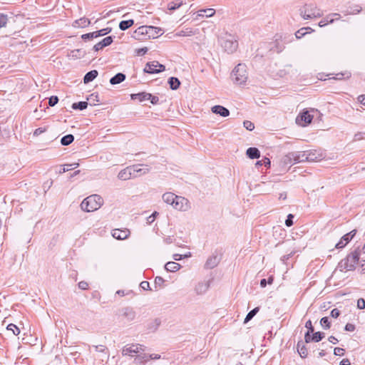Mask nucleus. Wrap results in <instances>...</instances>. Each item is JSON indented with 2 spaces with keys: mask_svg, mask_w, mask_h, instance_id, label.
<instances>
[{
  "mask_svg": "<svg viewBox=\"0 0 365 365\" xmlns=\"http://www.w3.org/2000/svg\"><path fill=\"white\" fill-rule=\"evenodd\" d=\"M134 24V21L133 19L121 21L119 24V29L121 31H125L130 27H131Z\"/></svg>",
  "mask_w": 365,
  "mask_h": 365,
  "instance_id": "bb28decb",
  "label": "nucleus"
},
{
  "mask_svg": "<svg viewBox=\"0 0 365 365\" xmlns=\"http://www.w3.org/2000/svg\"><path fill=\"white\" fill-rule=\"evenodd\" d=\"M175 199H176V195L172 192H166L163 195V200L167 204L171 205L173 204Z\"/></svg>",
  "mask_w": 365,
  "mask_h": 365,
  "instance_id": "393cba45",
  "label": "nucleus"
},
{
  "mask_svg": "<svg viewBox=\"0 0 365 365\" xmlns=\"http://www.w3.org/2000/svg\"><path fill=\"white\" fill-rule=\"evenodd\" d=\"M182 1L175 0L168 4V9L170 11H175L182 5Z\"/></svg>",
  "mask_w": 365,
  "mask_h": 365,
  "instance_id": "c9c22d12",
  "label": "nucleus"
},
{
  "mask_svg": "<svg viewBox=\"0 0 365 365\" xmlns=\"http://www.w3.org/2000/svg\"><path fill=\"white\" fill-rule=\"evenodd\" d=\"M154 282H155V287H162L165 282V280L161 277H156Z\"/></svg>",
  "mask_w": 365,
  "mask_h": 365,
  "instance_id": "6e6d98bb",
  "label": "nucleus"
},
{
  "mask_svg": "<svg viewBox=\"0 0 365 365\" xmlns=\"http://www.w3.org/2000/svg\"><path fill=\"white\" fill-rule=\"evenodd\" d=\"M165 67L164 65L160 64L158 61H153L146 63L145 67L143 69L145 73L154 74L159 73L165 71Z\"/></svg>",
  "mask_w": 365,
  "mask_h": 365,
  "instance_id": "0eeeda50",
  "label": "nucleus"
},
{
  "mask_svg": "<svg viewBox=\"0 0 365 365\" xmlns=\"http://www.w3.org/2000/svg\"><path fill=\"white\" fill-rule=\"evenodd\" d=\"M86 52L82 48L74 49L71 51V56L75 58H81L86 56Z\"/></svg>",
  "mask_w": 365,
  "mask_h": 365,
  "instance_id": "c85d7f7f",
  "label": "nucleus"
},
{
  "mask_svg": "<svg viewBox=\"0 0 365 365\" xmlns=\"http://www.w3.org/2000/svg\"><path fill=\"white\" fill-rule=\"evenodd\" d=\"M143 346V345L139 344L131 345L128 344L123 348L122 354L126 356L131 355L132 354H137L140 350L144 351Z\"/></svg>",
  "mask_w": 365,
  "mask_h": 365,
  "instance_id": "9b49d317",
  "label": "nucleus"
},
{
  "mask_svg": "<svg viewBox=\"0 0 365 365\" xmlns=\"http://www.w3.org/2000/svg\"><path fill=\"white\" fill-rule=\"evenodd\" d=\"M95 38H98L96 31L85 34L81 36V38L85 41L92 40Z\"/></svg>",
  "mask_w": 365,
  "mask_h": 365,
  "instance_id": "79ce46f5",
  "label": "nucleus"
},
{
  "mask_svg": "<svg viewBox=\"0 0 365 365\" xmlns=\"http://www.w3.org/2000/svg\"><path fill=\"white\" fill-rule=\"evenodd\" d=\"M270 160L268 158L264 157L262 160L257 161L255 166L257 168H259L262 165H264L265 166H270Z\"/></svg>",
  "mask_w": 365,
  "mask_h": 365,
  "instance_id": "37998d69",
  "label": "nucleus"
},
{
  "mask_svg": "<svg viewBox=\"0 0 365 365\" xmlns=\"http://www.w3.org/2000/svg\"><path fill=\"white\" fill-rule=\"evenodd\" d=\"M91 24L88 19L86 17L81 18L73 21V26L75 28H85Z\"/></svg>",
  "mask_w": 365,
  "mask_h": 365,
  "instance_id": "dca6fc26",
  "label": "nucleus"
},
{
  "mask_svg": "<svg viewBox=\"0 0 365 365\" xmlns=\"http://www.w3.org/2000/svg\"><path fill=\"white\" fill-rule=\"evenodd\" d=\"M243 125H244V127H245L247 130H250V131H252V130H254V128H255V125H254V123H252V122H251V121H250V120H245V121L243 122Z\"/></svg>",
  "mask_w": 365,
  "mask_h": 365,
  "instance_id": "5fc2aeb1",
  "label": "nucleus"
},
{
  "mask_svg": "<svg viewBox=\"0 0 365 365\" xmlns=\"http://www.w3.org/2000/svg\"><path fill=\"white\" fill-rule=\"evenodd\" d=\"M306 29L307 28H302L299 30H298L295 33V36L297 38H301L302 36H304L306 34Z\"/></svg>",
  "mask_w": 365,
  "mask_h": 365,
  "instance_id": "bf43d9fd",
  "label": "nucleus"
},
{
  "mask_svg": "<svg viewBox=\"0 0 365 365\" xmlns=\"http://www.w3.org/2000/svg\"><path fill=\"white\" fill-rule=\"evenodd\" d=\"M211 110L213 113L220 115L222 117H227L230 115V110L227 108L220 105L214 106L212 107Z\"/></svg>",
  "mask_w": 365,
  "mask_h": 365,
  "instance_id": "ddd939ff",
  "label": "nucleus"
},
{
  "mask_svg": "<svg viewBox=\"0 0 365 365\" xmlns=\"http://www.w3.org/2000/svg\"><path fill=\"white\" fill-rule=\"evenodd\" d=\"M355 325L351 323H347L345 325L344 329L347 331H354L355 330Z\"/></svg>",
  "mask_w": 365,
  "mask_h": 365,
  "instance_id": "774afa93",
  "label": "nucleus"
},
{
  "mask_svg": "<svg viewBox=\"0 0 365 365\" xmlns=\"http://www.w3.org/2000/svg\"><path fill=\"white\" fill-rule=\"evenodd\" d=\"M210 287V282H198L197 284L195 287V291L197 294H205Z\"/></svg>",
  "mask_w": 365,
  "mask_h": 365,
  "instance_id": "2eb2a0df",
  "label": "nucleus"
},
{
  "mask_svg": "<svg viewBox=\"0 0 365 365\" xmlns=\"http://www.w3.org/2000/svg\"><path fill=\"white\" fill-rule=\"evenodd\" d=\"M298 155L299 156V163L308 161L309 154L307 153H305V152H303V153L298 152Z\"/></svg>",
  "mask_w": 365,
  "mask_h": 365,
  "instance_id": "864d4df0",
  "label": "nucleus"
},
{
  "mask_svg": "<svg viewBox=\"0 0 365 365\" xmlns=\"http://www.w3.org/2000/svg\"><path fill=\"white\" fill-rule=\"evenodd\" d=\"M129 234L130 231L128 230L115 229L112 232V236L117 240H125L128 238Z\"/></svg>",
  "mask_w": 365,
  "mask_h": 365,
  "instance_id": "4468645a",
  "label": "nucleus"
},
{
  "mask_svg": "<svg viewBox=\"0 0 365 365\" xmlns=\"http://www.w3.org/2000/svg\"><path fill=\"white\" fill-rule=\"evenodd\" d=\"M148 97H150V93L146 92H140L130 95L132 100H138L140 102L148 100Z\"/></svg>",
  "mask_w": 365,
  "mask_h": 365,
  "instance_id": "f3484780",
  "label": "nucleus"
},
{
  "mask_svg": "<svg viewBox=\"0 0 365 365\" xmlns=\"http://www.w3.org/2000/svg\"><path fill=\"white\" fill-rule=\"evenodd\" d=\"M246 155L250 159H258L260 157V152L258 148L251 147L247 150Z\"/></svg>",
  "mask_w": 365,
  "mask_h": 365,
  "instance_id": "a211bd4d",
  "label": "nucleus"
},
{
  "mask_svg": "<svg viewBox=\"0 0 365 365\" xmlns=\"http://www.w3.org/2000/svg\"><path fill=\"white\" fill-rule=\"evenodd\" d=\"M138 168L136 169H133L135 175H138V176H140L142 175H144L145 173H148L150 171V168L148 165H145V168H140V166H142L143 165H136Z\"/></svg>",
  "mask_w": 365,
  "mask_h": 365,
  "instance_id": "cd10ccee",
  "label": "nucleus"
},
{
  "mask_svg": "<svg viewBox=\"0 0 365 365\" xmlns=\"http://www.w3.org/2000/svg\"><path fill=\"white\" fill-rule=\"evenodd\" d=\"M288 158H289L292 162L293 164L299 163V158L298 152H290L288 153Z\"/></svg>",
  "mask_w": 365,
  "mask_h": 365,
  "instance_id": "49530a36",
  "label": "nucleus"
},
{
  "mask_svg": "<svg viewBox=\"0 0 365 365\" xmlns=\"http://www.w3.org/2000/svg\"><path fill=\"white\" fill-rule=\"evenodd\" d=\"M274 281V277L273 276H270L268 279H262L260 280V286L262 287H265L267 286V284H272V282Z\"/></svg>",
  "mask_w": 365,
  "mask_h": 365,
  "instance_id": "09e8293b",
  "label": "nucleus"
},
{
  "mask_svg": "<svg viewBox=\"0 0 365 365\" xmlns=\"http://www.w3.org/2000/svg\"><path fill=\"white\" fill-rule=\"evenodd\" d=\"M325 336V334L322 331H317L315 333H312V338L313 339V341L314 342H319L322 341Z\"/></svg>",
  "mask_w": 365,
  "mask_h": 365,
  "instance_id": "4c0bfd02",
  "label": "nucleus"
},
{
  "mask_svg": "<svg viewBox=\"0 0 365 365\" xmlns=\"http://www.w3.org/2000/svg\"><path fill=\"white\" fill-rule=\"evenodd\" d=\"M163 34L162 29L153 26H141L138 27L133 34V37L138 40L145 38H155Z\"/></svg>",
  "mask_w": 365,
  "mask_h": 365,
  "instance_id": "f257e3e1",
  "label": "nucleus"
},
{
  "mask_svg": "<svg viewBox=\"0 0 365 365\" xmlns=\"http://www.w3.org/2000/svg\"><path fill=\"white\" fill-rule=\"evenodd\" d=\"M350 76H351V73L349 72L339 73L336 74V77H334V78L337 79V80H341L343 78H350Z\"/></svg>",
  "mask_w": 365,
  "mask_h": 365,
  "instance_id": "603ef678",
  "label": "nucleus"
},
{
  "mask_svg": "<svg viewBox=\"0 0 365 365\" xmlns=\"http://www.w3.org/2000/svg\"><path fill=\"white\" fill-rule=\"evenodd\" d=\"M8 331H11L14 335L17 336L20 333L19 328L14 324H9L6 327Z\"/></svg>",
  "mask_w": 365,
  "mask_h": 365,
  "instance_id": "ea45409f",
  "label": "nucleus"
},
{
  "mask_svg": "<svg viewBox=\"0 0 365 365\" xmlns=\"http://www.w3.org/2000/svg\"><path fill=\"white\" fill-rule=\"evenodd\" d=\"M58 102V98L56 96H52L48 99V105L49 106H56Z\"/></svg>",
  "mask_w": 365,
  "mask_h": 365,
  "instance_id": "4d7b16f0",
  "label": "nucleus"
},
{
  "mask_svg": "<svg viewBox=\"0 0 365 365\" xmlns=\"http://www.w3.org/2000/svg\"><path fill=\"white\" fill-rule=\"evenodd\" d=\"M168 83L170 86V89L172 90H177L179 88L181 83L180 80L176 77H170L168 78Z\"/></svg>",
  "mask_w": 365,
  "mask_h": 365,
  "instance_id": "b1692460",
  "label": "nucleus"
},
{
  "mask_svg": "<svg viewBox=\"0 0 365 365\" xmlns=\"http://www.w3.org/2000/svg\"><path fill=\"white\" fill-rule=\"evenodd\" d=\"M88 101H90L91 105H96V103H99L100 100L98 98V95L96 93H92L88 98Z\"/></svg>",
  "mask_w": 365,
  "mask_h": 365,
  "instance_id": "c03bdc74",
  "label": "nucleus"
},
{
  "mask_svg": "<svg viewBox=\"0 0 365 365\" xmlns=\"http://www.w3.org/2000/svg\"><path fill=\"white\" fill-rule=\"evenodd\" d=\"M305 327L308 329L307 332L313 333L314 331V327L311 320H308L305 324Z\"/></svg>",
  "mask_w": 365,
  "mask_h": 365,
  "instance_id": "680f3d73",
  "label": "nucleus"
},
{
  "mask_svg": "<svg viewBox=\"0 0 365 365\" xmlns=\"http://www.w3.org/2000/svg\"><path fill=\"white\" fill-rule=\"evenodd\" d=\"M294 216L292 214H289L285 220V225L287 227H291L293 225V219Z\"/></svg>",
  "mask_w": 365,
  "mask_h": 365,
  "instance_id": "13d9d810",
  "label": "nucleus"
},
{
  "mask_svg": "<svg viewBox=\"0 0 365 365\" xmlns=\"http://www.w3.org/2000/svg\"><path fill=\"white\" fill-rule=\"evenodd\" d=\"M320 324L324 329H328L331 327V324L329 317H324L320 320Z\"/></svg>",
  "mask_w": 365,
  "mask_h": 365,
  "instance_id": "a19ab883",
  "label": "nucleus"
},
{
  "mask_svg": "<svg viewBox=\"0 0 365 365\" xmlns=\"http://www.w3.org/2000/svg\"><path fill=\"white\" fill-rule=\"evenodd\" d=\"M297 351L302 358H306L307 356V349L304 344V342L302 341H299L297 343Z\"/></svg>",
  "mask_w": 365,
  "mask_h": 365,
  "instance_id": "412c9836",
  "label": "nucleus"
},
{
  "mask_svg": "<svg viewBox=\"0 0 365 365\" xmlns=\"http://www.w3.org/2000/svg\"><path fill=\"white\" fill-rule=\"evenodd\" d=\"M334 21V19H327V16L326 18L322 19L319 22V26L320 27H323V26L327 25L328 24H332Z\"/></svg>",
  "mask_w": 365,
  "mask_h": 365,
  "instance_id": "8fccbe9b",
  "label": "nucleus"
},
{
  "mask_svg": "<svg viewBox=\"0 0 365 365\" xmlns=\"http://www.w3.org/2000/svg\"><path fill=\"white\" fill-rule=\"evenodd\" d=\"M220 261V258L217 254H212L206 261L205 267L206 269H213L217 266Z\"/></svg>",
  "mask_w": 365,
  "mask_h": 365,
  "instance_id": "f8f14e48",
  "label": "nucleus"
},
{
  "mask_svg": "<svg viewBox=\"0 0 365 365\" xmlns=\"http://www.w3.org/2000/svg\"><path fill=\"white\" fill-rule=\"evenodd\" d=\"M282 163L284 165H292L293 164L292 160L288 158V153L284 156L282 158Z\"/></svg>",
  "mask_w": 365,
  "mask_h": 365,
  "instance_id": "0e129e2a",
  "label": "nucleus"
},
{
  "mask_svg": "<svg viewBox=\"0 0 365 365\" xmlns=\"http://www.w3.org/2000/svg\"><path fill=\"white\" fill-rule=\"evenodd\" d=\"M299 11L300 16L304 19H310L322 16L320 10L312 4H305L302 9H300Z\"/></svg>",
  "mask_w": 365,
  "mask_h": 365,
  "instance_id": "39448f33",
  "label": "nucleus"
},
{
  "mask_svg": "<svg viewBox=\"0 0 365 365\" xmlns=\"http://www.w3.org/2000/svg\"><path fill=\"white\" fill-rule=\"evenodd\" d=\"M8 21L7 15L4 14H0V29L4 27Z\"/></svg>",
  "mask_w": 365,
  "mask_h": 365,
  "instance_id": "3c124183",
  "label": "nucleus"
},
{
  "mask_svg": "<svg viewBox=\"0 0 365 365\" xmlns=\"http://www.w3.org/2000/svg\"><path fill=\"white\" fill-rule=\"evenodd\" d=\"M113 41V37L111 36H107L104 38L101 42L102 43L103 46L106 47L110 45Z\"/></svg>",
  "mask_w": 365,
  "mask_h": 365,
  "instance_id": "de8ad7c7",
  "label": "nucleus"
},
{
  "mask_svg": "<svg viewBox=\"0 0 365 365\" xmlns=\"http://www.w3.org/2000/svg\"><path fill=\"white\" fill-rule=\"evenodd\" d=\"M74 140V136L72 134H68L61 139V143L62 145H68L72 143Z\"/></svg>",
  "mask_w": 365,
  "mask_h": 365,
  "instance_id": "7c9ffc66",
  "label": "nucleus"
},
{
  "mask_svg": "<svg viewBox=\"0 0 365 365\" xmlns=\"http://www.w3.org/2000/svg\"><path fill=\"white\" fill-rule=\"evenodd\" d=\"M137 165L128 166L126 168L121 170L118 175V179L121 180H127L130 178H135L138 177V175H135L133 169H136Z\"/></svg>",
  "mask_w": 365,
  "mask_h": 365,
  "instance_id": "6e6552de",
  "label": "nucleus"
},
{
  "mask_svg": "<svg viewBox=\"0 0 365 365\" xmlns=\"http://www.w3.org/2000/svg\"><path fill=\"white\" fill-rule=\"evenodd\" d=\"M149 354H143L138 355L135 359V363L138 364H143L145 362L150 360Z\"/></svg>",
  "mask_w": 365,
  "mask_h": 365,
  "instance_id": "72a5a7b5",
  "label": "nucleus"
},
{
  "mask_svg": "<svg viewBox=\"0 0 365 365\" xmlns=\"http://www.w3.org/2000/svg\"><path fill=\"white\" fill-rule=\"evenodd\" d=\"M232 81L238 85L244 84L247 80V72L246 66L242 63H239L233 69L232 73Z\"/></svg>",
  "mask_w": 365,
  "mask_h": 365,
  "instance_id": "20e7f679",
  "label": "nucleus"
},
{
  "mask_svg": "<svg viewBox=\"0 0 365 365\" xmlns=\"http://www.w3.org/2000/svg\"><path fill=\"white\" fill-rule=\"evenodd\" d=\"M88 106V103L86 101H80L78 103H73L72 104V108L74 110H85Z\"/></svg>",
  "mask_w": 365,
  "mask_h": 365,
  "instance_id": "f704fd0d",
  "label": "nucleus"
},
{
  "mask_svg": "<svg viewBox=\"0 0 365 365\" xmlns=\"http://www.w3.org/2000/svg\"><path fill=\"white\" fill-rule=\"evenodd\" d=\"M78 165H79V164L78 163H73V164L64 165L63 168L59 170V173H64L68 170H71L73 168L78 167Z\"/></svg>",
  "mask_w": 365,
  "mask_h": 365,
  "instance_id": "58836bf2",
  "label": "nucleus"
},
{
  "mask_svg": "<svg viewBox=\"0 0 365 365\" xmlns=\"http://www.w3.org/2000/svg\"><path fill=\"white\" fill-rule=\"evenodd\" d=\"M111 31H112V29L110 27H107L105 29H102L99 31H96V32L97 37H99V36H103L108 34L109 33L111 32Z\"/></svg>",
  "mask_w": 365,
  "mask_h": 365,
  "instance_id": "a18cd8bd",
  "label": "nucleus"
},
{
  "mask_svg": "<svg viewBox=\"0 0 365 365\" xmlns=\"http://www.w3.org/2000/svg\"><path fill=\"white\" fill-rule=\"evenodd\" d=\"M259 311V307H257L254 308L252 310H251L250 312H249L245 318L244 324H246L248 322H250L257 314V313Z\"/></svg>",
  "mask_w": 365,
  "mask_h": 365,
  "instance_id": "473e14b6",
  "label": "nucleus"
},
{
  "mask_svg": "<svg viewBox=\"0 0 365 365\" xmlns=\"http://www.w3.org/2000/svg\"><path fill=\"white\" fill-rule=\"evenodd\" d=\"M301 120L306 124H309L312 122L313 116L309 114L308 111H303L300 115Z\"/></svg>",
  "mask_w": 365,
  "mask_h": 365,
  "instance_id": "e433bc0d",
  "label": "nucleus"
},
{
  "mask_svg": "<svg viewBox=\"0 0 365 365\" xmlns=\"http://www.w3.org/2000/svg\"><path fill=\"white\" fill-rule=\"evenodd\" d=\"M195 34V31H194L190 28H186L182 29L178 33H176V36H191Z\"/></svg>",
  "mask_w": 365,
  "mask_h": 365,
  "instance_id": "c756f323",
  "label": "nucleus"
},
{
  "mask_svg": "<svg viewBox=\"0 0 365 365\" xmlns=\"http://www.w3.org/2000/svg\"><path fill=\"white\" fill-rule=\"evenodd\" d=\"M98 75V72L97 70H92L86 73L83 77V83L87 84L91 81H93Z\"/></svg>",
  "mask_w": 365,
  "mask_h": 365,
  "instance_id": "aec40b11",
  "label": "nucleus"
},
{
  "mask_svg": "<svg viewBox=\"0 0 365 365\" xmlns=\"http://www.w3.org/2000/svg\"><path fill=\"white\" fill-rule=\"evenodd\" d=\"M356 230H353L349 233L345 234L341 237V240L339 242H337L335 245L336 249H341L346 246V245L349 242L353 237L356 235Z\"/></svg>",
  "mask_w": 365,
  "mask_h": 365,
  "instance_id": "9d476101",
  "label": "nucleus"
},
{
  "mask_svg": "<svg viewBox=\"0 0 365 365\" xmlns=\"http://www.w3.org/2000/svg\"><path fill=\"white\" fill-rule=\"evenodd\" d=\"M222 46L229 53L235 52L238 47V42L231 34L227 35L223 39Z\"/></svg>",
  "mask_w": 365,
  "mask_h": 365,
  "instance_id": "423d86ee",
  "label": "nucleus"
},
{
  "mask_svg": "<svg viewBox=\"0 0 365 365\" xmlns=\"http://www.w3.org/2000/svg\"><path fill=\"white\" fill-rule=\"evenodd\" d=\"M345 353V350L340 347H336L334 349V354L336 356H343Z\"/></svg>",
  "mask_w": 365,
  "mask_h": 365,
  "instance_id": "052dcab7",
  "label": "nucleus"
},
{
  "mask_svg": "<svg viewBox=\"0 0 365 365\" xmlns=\"http://www.w3.org/2000/svg\"><path fill=\"white\" fill-rule=\"evenodd\" d=\"M125 78H126L125 74H124L123 73H118L117 74H115L114 76H113L110 79L109 82L111 85H116V84L120 83L123 81H124L125 80Z\"/></svg>",
  "mask_w": 365,
  "mask_h": 365,
  "instance_id": "6ab92c4d",
  "label": "nucleus"
},
{
  "mask_svg": "<svg viewBox=\"0 0 365 365\" xmlns=\"http://www.w3.org/2000/svg\"><path fill=\"white\" fill-rule=\"evenodd\" d=\"M103 203V198L98 195H91L81 203V208L85 212H93L99 209Z\"/></svg>",
  "mask_w": 365,
  "mask_h": 365,
  "instance_id": "f03ea898",
  "label": "nucleus"
},
{
  "mask_svg": "<svg viewBox=\"0 0 365 365\" xmlns=\"http://www.w3.org/2000/svg\"><path fill=\"white\" fill-rule=\"evenodd\" d=\"M360 252L354 250L348 255L345 258L342 259L338 264V267L341 272L344 269L351 271L355 269V264L359 260Z\"/></svg>",
  "mask_w": 365,
  "mask_h": 365,
  "instance_id": "7ed1b4c3",
  "label": "nucleus"
},
{
  "mask_svg": "<svg viewBox=\"0 0 365 365\" xmlns=\"http://www.w3.org/2000/svg\"><path fill=\"white\" fill-rule=\"evenodd\" d=\"M161 324L160 319H155L148 324V329L150 331H155Z\"/></svg>",
  "mask_w": 365,
  "mask_h": 365,
  "instance_id": "a878e982",
  "label": "nucleus"
},
{
  "mask_svg": "<svg viewBox=\"0 0 365 365\" xmlns=\"http://www.w3.org/2000/svg\"><path fill=\"white\" fill-rule=\"evenodd\" d=\"M181 267V265L175 262H168L165 264V269L168 272H177Z\"/></svg>",
  "mask_w": 365,
  "mask_h": 365,
  "instance_id": "5701e85b",
  "label": "nucleus"
},
{
  "mask_svg": "<svg viewBox=\"0 0 365 365\" xmlns=\"http://www.w3.org/2000/svg\"><path fill=\"white\" fill-rule=\"evenodd\" d=\"M357 307L359 309H365V300L363 298H359L357 300Z\"/></svg>",
  "mask_w": 365,
  "mask_h": 365,
  "instance_id": "e2e57ef3",
  "label": "nucleus"
},
{
  "mask_svg": "<svg viewBox=\"0 0 365 365\" xmlns=\"http://www.w3.org/2000/svg\"><path fill=\"white\" fill-rule=\"evenodd\" d=\"M120 315L125 319L128 322H132L135 319L136 312L135 310L130 307H123L119 309Z\"/></svg>",
  "mask_w": 365,
  "mask_h": 365,
  "instance_id": "1a4fd4ad",
  "label": "nucleus"
},
{
  "mask_svg": "<svg viewBox=\"0 0 365 365\" xmlns=\"http://www.w3.org/2000/svg\"><path fill=\"white\" fill-rule=\"evenodd\" d=\"M198 15L206 17H211L215 14V11L213 9H200L198 11Z\"/></svg>",
  "mask_w": 365,
  "mask_h": 365,
  "instance_id": "2f4dec72",
  "label": "nucleus"
},
{
  "mask_svg": "<svg viewBox=\"0 0 365 365\" xmlns=\"http://www.w3.org/2000/svg\"><path fill=\"white\" fill-rule=\"evenodd\" d=\"M148 100L150 101V103L153 105H156L159 102V98L156 96H153L151 93H150V97H148Z\"/></svg>",
  "mask_w": 365,
  "mask_h": 365,
  "instance_id": "69168bd1",
  "label": "nucleus"
},
{
  "mask_svg": "<svg viewBox=\"0 0 365 365\" xmlns=\"http://www.w3.org/2000/svg\"><path fill=\"white\" fill-rule=\"evenodd\" d=\"M186 200L184 197L176 195V199H175L173 204H172L173 207L178 210H182L184 209L183 202H185Z\"/></svg>",
  "mask_w": 365,
  "mask_h": 365,
  "instance_id": "4be33fe9",
  "label": "nucleus"
},
{
  "mask_svg": "<svg viewBox=\"0 0 365 365\" xmlns=\"http://www.w3.org/2000/svg\"><path fill=\"white\" fill-rule=\"evenodd\" d=\"M158 215V212H154L151 215H150L147 218V222L148 224H151L155 219L156 216Z\"/></svg>",
  "mask_w": 365,
  "mask_h": 365,
  "instance_id": "338daca9",
  "label": "nucleus"
}]
</instances>
